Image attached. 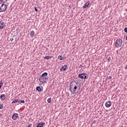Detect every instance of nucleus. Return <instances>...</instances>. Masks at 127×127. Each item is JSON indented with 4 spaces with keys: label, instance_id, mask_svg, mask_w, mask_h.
<instances>
[{
    "label": "nucleus",
    "instance_id": "23",
    "mask_svg": "<svg viewBox=\"0 0 127 127\" xmlns=\"http://www.w3.org/2000/svg\"><path fill=\"white\" fill-rule=\"evenodd\" d=\"M20 103H22V104H24V103H25V101H24V100H20Z\"/></svg>",
    "mask_w": 127,
    "mask_h": 127
},
{
    "label": "nucleus",
    "instance_id": "28",
    "mask_svg": "<svg viewBox=\"0 0 127 127\" xmlns=\"http://www.w3.org/2000/svg\"><path fill=\"white\" fill-rule=\"evenodd\" d=\"M32 127V124H30L27 127Z\"/></svg>",
    "mask_w": 127,
    "mask_h": 127
},
{
    "label": "nucleus",
    "instance_id": "21",
    "mask_svg": "<svg viewBox=\"0 0 127 127\" xmlns=\"http://www.w3.org/2000/svg\"><path fill=\"white\" fill-rule=\"evenodd\" d=\"M3 84V82H2V81L1 80V81H0V86L1 87H2Z\"/></svg>",
    "mask_w": 127,
    "mask_h": 127
},
{
    "label": "nucleus",
    "instance_id": "11",
    "mask_svg": "<svg viewBox=\"0 0 127 127\" xmlns=\"http://www.w3.org/2000/svg\"><path fill=\"white\" fill-rule=\"evenodd\" d=\"M4 27V23L3 22H0V29H2Z\"/></svg>",
    "mask_w": 127,
    "mask_h": 127
},
{
    "label": "nucleus",
    "instance_id": "27",
    "mask_svg": "<svg viewBox=\"0 0 127 127\" xmlns=\"http://www.w3.org/2000/svg\"><path fill=\"white\" fill-rule=\"evenodd\" d=\"M107 78H108L109 80H110V79H111L112 78V76H107Z\"/></svg>",
    "mask_w": 127,
    "mask_h": 127
},
{
    "label": "nucleus",
    "instance_id": "2",
    "mask_svg": "<svg viewBox=\"0 0 127 127\" xmlns=\"http://www.w3.org/2000/svg\"><path fill=\"white\" fill-rule=\"evenodd\" d=\"M39 80L40 83H42V84H46V83H47V81H48V77L47 76H40Z\"/></svg>",
    "mask_w": 127,
    "mask_h": 127
},
{
    "label": "nucleus",
    "instance_id": "35",
    "mask_svg": "<svg viewBox=\"0 0 127 127\" xmlns=\"http://www.w3.org/2000/svg\"><path fill=\"white\" fill-rule=\"evenodd\" d=\"M0 89H1V86H0Z\"/></svg>",
    "mask_w": 127,
    "mask_h": 127
},
{
    "label": "nucleus",
    "instance_id": "15",
    "mask_svg": "<svg viewBox=\"0 0 127 127\" xmlns=\"http://www.w3.org/2000/svg\"><path fill=\"white\" fill-rule=\"evenodd\" d=\"M48 75V73L44 72L41 76H42V77H47Z\"/></svg>",
    "mask_w": 127,
    "mask_h": 127
},
{
    "label": "nucleus",
    "instance_id": "9",
    "mask_svg": "<svg viewBox=\"0 0 127 127\" xmlns=\"http://www.w3.org/2000/svg\"><path fill=\"white\" fill-rule=\"evenodd\" d=\"M45 125V123L41 122L38 123L36 126V127H43V126Z\"/></svg>",
    "mask_w": 127,
    "mask_h": 127
},
{
    "label": "nucleus",
    "instance_id": "34",
    "mask_svg": "<svg viewBox=\"0 0 127 127\" xmlns=\"http://www.w3.org/2000/svg\"><path fill=\"white\" fill-rule=\"evenodd\" d=\"M125 69H127V65L126 66Z\"/></svg>",
    "mask_w": 127,
    "mask_h": 127
},
{
    "label": "nucleus",
    "instance_id": "37",
    "mask_svg": "<svg viewBox=\"0 0 127 127\" xmlns=\"http://www.w3.org/2000/svg\"><path fill=\"white\" fill-rule=\"evenodd\" d=\"M41 87L42 88V89H43V86H41Z\"/></svg>",
    "mask_w": 127,
    "mask_h": 127
},
{
    "label": "nucleus",
    "instance_id": "31",
    "mask_svg": "<svg viewBox=\"0 0 127 127\" xmlns=\"http://www.w3.org/2000/svg\"><path fill=\"white\" fill-rule=\"evenodd\" d=\"M79 67H81V68H82V67H83V64H80V66Z\"/></svg>",
    "mask_w": 127,
    "mask_h": 127
},
{
    "label": "nucleus",
    "instance_id": "8",
    "mask_svg": "<svg viewBox=\"0 0 127 127\" xmlns=\"http://www.w3.org/2000/svg\"><path fill=\"white\" fill-rule=\"evenodd\" d=\"M112 106V102L111 101H108L105 103V106L106 108H110Z\"/></svg>",
    "mask_w": 127,
    "mask_h": 127
},
{
    "label": "nucleus",
    "instance_id": "1",
    "mask_svg": "<svg viewBox=\"0 0 127 127\" xmlns=\"http://www.w3.org/2000/svg\"><path fill=\"white\" fill-rule=\"evenodd\" d=\"M75 83L76 85H78V84H79V83L75 81V80L70 82L69 83L70 86L69 90L72 94H77V92H76V90L78 89V86L76 84H75Z\"/></svg>",
    "mask_w": 127,
    "mask_h": 127
},
{
    "label": "nucleus",
    "instance_id": "16",
    "mask_svg": "<svg viewBox=\"0 0 127 127\" xmlns=\"http://www.w3.org/2000/svg\"><path fill=\"white\" fill-rule=\"evenodd\" d=\"M52 57H50V56H46L44 58V59H47V60H49L50 59V58H51Z\"/></svg>",
    "mask_w": 127,
    "mask_h": 127
},
{
    "label": "nucleus",
    "instance_id": "25",
    "mask_svg": "<svg viewBox=\"0 0 127 127\" xmlns=\"http://www.w3.org/2000/svg\"><path fill=\"white\" fill-rule=\"evenodd\" d=\"M16 101H17V103H20V100L16 99Z\"/></svg>",
    "mask_w": 127,
    "mask_h": 127
},
{
    "label": "nucleus",
    "instance_id": "29",
    "mask_svg": "<svg viewBox=\"0 0 127 127\" xmlns=\"http://www.w3.org/2000/svg\"><path fill=\"white\" fill-rule=\"evenodd\" d=\"M77 87H78V90H80V88H81V84H79V86H77Z\"/></svg>",
    "mask_w": 127,
    "mask_h": 127
},
{
    "label": "nucleus",
    "instance_id": "20",
    "mask_svg": "<svg viewBox=\"0 0 127 127\" xmlns=\"http://www.w3.org/2000/svg\"><path fill=\"white\" fill-rule=\"evenodd\" d=\"M48 103H50L51 102V98H50L47 100Z\"/></svg>",
    "mask_w": 127,
    "mask_h": 127
},
{
    "label": "nucleus",
    "instance_id": "32",
    "mask_svg": "<svg viewBox=\"0 0 127 127\" xmlns=\"http://www.w3.org/2000/svg\"><path fill=\"white\" fill-rule=\"evenodd\" d=\"M71 7H72V6L71 5L68 6V8H71Z\"/></svg>",
    "mask_w": 127,
    "mask_h": 127
},
{
    "label": "nucleus",
    "instance_id": "38",
    "mask_svg": "<svg viewBox=\"0 0 127 127\" xmlns=\"http://www.w3.org/2000/svg\"><path fill=\"white\" fill-rule=\"evenodd\" d=\"M16 31H17V29L16 30Z\"/></svg>",
    "mask_w": 127,
    "mask_h": 127
},
{
    "label": "nucleus",
    "instance_id": "22",
    "mask_svg": "<svg viewBox=\"0 0 127 127\" xmlns=\"http://www.w3.org/2000/svg\"><path fill=\"white\" fill-rule=\"evenodd\" d=\"M124 31L126 33H127V27L125 28Z\"/></svg>",
    "mask_w": 127,
    "mask_h": 127
},
{
    "label": "nucleus",
    "instance_id": "13",
    "mask_svg": "<svg viewBox=\"0 0 127 127\" xmlns=\"http://www.w3.org/2000/svg\"><path fill=\"white\" fill-rule=\"evenodd\" d=\"M36 90L38 91V92H42V91L43 90L40 86L37 87Z\"/></svg>",
    "mask_w": 127,
    "mask_h": 127
},
{
    "label": "nucleus",
    "instance_id": "17",
    "mask_svg": "<svg viewBox=\"0 0 127 127\" xmlns=\"http://www.w3.org/2000/svg\"><path fill=\"white\" fill-rule=\"evenodd\" d=\"M58 58H60V60H64V57H63L62 56H59Z\"/></svg>",
    "mask_w": 127,
    "mask_h": 127
},
{
    "label": "nucleus",
    "instance_id": "12",
    "mask_svg": "<svg viewBox=\"0 0 127 127\" xmlns=\"http://www.w3.org/2000/svg\"><path fill=\"white\" fill-rule=\"evenodd\" d=\"M30 36L31 37H33V36H34V34H35V33L34 32V31H31L30 32Z\"/></svg>",
    "mask_w": 127,
    "mask_h": 127
},
{
    "label": "nucleus",
    "instance_id": "3",
    "mask_svg": "<svg viewBox=\"0 0 127 127\" xmlns=\"http://www.w3.org/2000/svg\"><path fill=\"white\" fill-rule=\"evenodd\" d=\"M7 8V6L4 3H1V2H0V12L1 11H5Z\"/></svg>",
    "mask_w": 127,
    "mask_h": 127
},
{
    "label": "nucleus",
    "instance_id": "14",
    "mask_svg": "<svg viewBox=\"0 0 127 127\" xmlns=\"http://www.w3.org/2000/svg\"><path fill=\"white\" fill-rule=\"evenodd\" d=\"M1 100H5V95L4 94H1L0 96Z\"/></svg>",
    "mask_w": 127,
    "mask_h": 127
},
{
    "label": "nucleus",
    "instance_id": "24",
    "mask_svg": "<svg viewBox=\"0 0 127 127\" xmlns=\"http://www.w3.org/2000/svg\"><path fill=\"white\" fill-rule=\"evenodd\" d=\"M34 8H35V11H37V12L38 11V9H37V7H35Z\"/></svg>",
    "mask_w": 127,
    "mask_h": 127
},
{
    "label": "nucleus",
    "instance_id": "36",
    "mask_svg": "<svg viewBox=\"0 0 127 127\" xmlns=\"http://www.w3.org/2000/svg\"><path fill=\"white\" fill-rule=\"evenodd\" d=\"M124 15H126V13H124Z\"/></svg>",
    "mask_w": 127,
    "mask_h": 127
},
{
    "label": "nucleus",
    "instance_id": "10",
    "mask_svg": "<svg viewBox=\"0 0 127 127\" xmlns=\"http://www.w3.org/2000/svg\"><path fill=\"white\" fill-rule=\"evenodd\" d=\"M89 4H90V2L88 1L84 4L83 5V8H87V7L89 6Z\"/></svg>",
    "mask_w": 127,
    "mask_h": 127
},
{
    "label": "nucleus",
    "instance_id": "26",
    "mask_svg": "<svg viewBox=\"0 0 127 127\" xmlns=\"http://www.w3.org/2000/svg\"><path fill=\"white\" fill-rule=\"evenodd\" d=\"M111 60H112V59H111V57H109L108 58V61H111Z\"/></svg>",
    "mask_w": 127,
    "mask_h": 127
},
{
    "label": "nucleus",
    "instance_id": "5",
    "mask_svg": "<svg viewBox=\"0 0 127 127\" xmlns=\"http://www.w3.org/2000/svg\"><path fill=\"white\" fill-rule=\"evenodd\" d=\"M78 78L83 80H86L88 78V74L85 73H79L78 75Z\"/></svg>",
    "mask_w": 127,
    "mask_h": 127
},
{
    "label": "nucleus",
    "instance_id": "33",
    "mask_svg": "<svg viewBox=\"0 0 127 127\" xmlns=\"http://www.w3.org/2000/svg\"><path fill=\"white\" fill-rule=\"evenodd\" d=\"M10 41H13V38H11V39H10Z\"/></svg>",
    "mask_w": 127,
    "mask_h": 127
},
{
    "label": "nucleus",
    "instance_id": "6",
    "mask_svg": "<svg viewBox=\"0 0 127 127\" xmlns=\"http://www.w3.org/2000/svg\"><path fill=\"white\" fill-rule=\"evenodd\" d=\"M68 69V66L67 65H63L62 67L60 68V71L61 72H64V71H66Z\"/></svg>",
    "mask_w": 127,
    "mask_h": 127
},
{
    "label": "nucleus",
    "instance_id": "30",
    "mask_svg": "<svg viewBox=\"0 0 127 127\" xmlns=\"http://www.w3.org/2000/svg\"><path fill=\"white\" fill-rule=\"evenodd\" d=\"M93 124H96V121L95 120L93 121Z\"/></svg>",
    "mask_w": 127,
    "mask_h": 127
},
{
    "label": "nucleus",
    "instance_id": "7",
    "mask_svg": "<svg viewBox=\"0 0 127 127\" xmlns=\"http://www.w3.org/2000/svg\"><path fill=\"white\" fill-rule=\"evenodd\" d=\"M18 118V114L17 113L14 114L12 116V120H14V121L15 120H17Z\"/></svg>",
    "mask_w": 127,
    "mask_h": 127
},
{
    "label": "nucleus",
    "instance_id": "19",
    "mask_svg": "<svg viewBox=\"0 0 127 127\" xmlns=\"http://www.w3.org/2000/svg\"><path fill=\"white\" fill-rule=\"evenodd\" d=\"M15 103H17V101H16V99H15L12 102V104H15Z\"/></svg>",
    "mask_w": 127,
    "mask_h": 127
},
{
    "label": "nucleus",
    "instance_id": "18",
    "mask_svg": "<svg viewBox=\"0 0 127 127\" xmlns=\"http://www.w3.org/2000/svg\"><path fill=\"white\" fill-rule=\"evenodd\" d=\"M3 108V104H0V110H1Z\"/></svg>",
    "mask_w": 127,
    "mask_h": 127
},
{
    "label": "nucleus",
    "instance_id": "4",
    "mask_svg": "<svg viewBox=\"0 0 127 127\" xmlns=\"http://www.w3.org/2000/svg\"><path fill=\"white\" fill-rule=\"evenodd\" d=\"M122 45H123V40L121 39L117 40L115 43L116 47L119 48V47H121Z\"/></svg>",
    "mask_w": 127,
    "mask_h": 127
}]
</instances>
